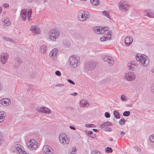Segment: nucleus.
Masks as SVG:
<instances>
[{
  "label": "nucleus",
  "mask_w": 154,
  "mask_h": 154,
  "mask_svg": "<svg viewBox=\"0 0 154 154\" xmlns=\"http://www.w3.org/2000/svg\"><path fill=\"white\" fill-rule=\"evenodd\" d=\"M137 60L143 66H147L149 63V60L146 56L138 54L136 56Z\"/></svg>",
  "instance_id": "f257e3e1"
},
{
  "label": "nucleus",
  "mask_w": 154,
  "mask_h": 154,
  "mask_svg": "<svg viewBox=\"0 0 154 154\" xmlns=\"http://www.w3.org/2000/svg\"><path fill=\"white\" fill-rule=\"evenodd\" d=\"M32 13V11L31 9H29L28 11L26 9H22L20 13V16L22 20L23 21H25L27 17L28 20L29 21L30 20Z\"/></svg>",
  "instance_id": "f03ea898"
},
{
  "label": "nucleus",
  "mask_w": 154,
  "mask_h": 154,
  "mask_svg": "<svg viewBox=\"0 0 154 154\" xmlns=\"http://www.w3.org/2000/svg\"><path fill=\"white\" fill-rule=\"evenodd\" d=\"M60 33V31L58 29H51L48 33L49 39L52 41H55L59 37Z\"/></svg>",
  "instance_id": "7ed1b4c3"
},
{
  "label": "nucleus",
  "mask_w": 154,
  "mask_h": 154,
  "mask_svg": "<svg viewBox=\"0 0 154 154\" xmlns=\"http://www.w3.org/2000/svg\"><path fill=\"white\" fill-rule=\"evenodd\" d=\"M89 17V13L87 11L81 10L78 12V19L81 21L86 20Z\"/></svg>",
  "instance_id": "20e7f679"
},
{
  "label": "nucleus",
  "mask_w": 154,
  "mask_h": 154,
  "mask_svg": "<svg viewBox=\"0 0 154 154\" xmlns=\"http://www.w3.org/2000/svg\"><path fill=\"white\" fill-rule=\"evenodd\" d=\"M69 62L70 65L73 67H77L79 63V58L77 56L72 55L69 58Z\"/></svg>",
  "instance_id": "39448f33"
},
{
  "label": "nucleus",
  "mask_w": 154,
  "mask_h": 154,
  "mask_svg": "<svg viewBox=\"0 0 154 154\" xmlns=\"http://www.w3.org/2000/svg\"><path fill=\"white\" fill-rule=\"evenodd\" d=\"M26 144L27 147L32 150L36 149L38 146L37 143L33 139H29Z\"/></svg>",
  "instance_id": "423d86ee"
},
{
  "label": "nucleus",
  "mask_w": 154,
  "mask_h": 154,
  "mask_svg": "<svg viewBox=\"0 0 154 154\" xmlns=\"http://www.w3.org/2000/svg\"><path fill=\"white\" fill-rule=\"evenodd\" d=\"M118 6L119 10L122 12L127 11L130 6L127 2L123 1H120L119 3Z\"/></svg>",
  "instance_id": "0eeeda50"
},
{
  "label": "nucleus",
  "mask_w": 154,
  "mask_h": 154,
  "mask_svg": "<svg viewBox=\"0 0 154 154\" xmlns=\"http://www.w3.org/2000/svg\"><path fill=\"white\" fill-rule=\"evenodd\" d=\"M59 138L60 142L63 145L68 144L69 142V139L64 133H61L59 135Z\"/></svg>",
  "instance_id": "6e6552de"
},
{
  "label": "nucleus",
  "mask_w": 154,
  "mask_h": 154,
  "mask_svg": "<svg viewBox=\"0 0 154 154\" xmlns=\"http://www.w3.org/2000/svg\"><path fill=\"white\" fill-rule=\"evenodd\" d=\"M123 78L127 81H132L135 79V76L133 72H129L124 75Z\"/></svg>",
  "instance_id": "1a4fd4ad"
},
{
  "label": "nucleus",
  "mask_w": 154,
  "mask_h": 154,
  "mask_svg": "<svg viewBox=\"0 0 154 154\" xmlns=\"http://www.w3.org/2000/svg\"><path fill=\"white\" fill-rule=\"evenodd\" d=\"M109 29L108 27H102L100 26H97L94 28V30L96 33L99 34L104 33L107 31Z\"/></svg>",
  "instance_id": "9d476101"
},
{
  "label": "nucleus",
  "mask_w": 154,
  "mask_h": 154,
  "mask_svg": "<svg viewBox=\"0 0 154 154\" xmlns=\"http://www.w3.org/2000/svg\"><path fill=\"white\" fill-rule=\"evenodd\" d=\"M15 152L16 153L19 154H29V153L26 152L23 149V147L20 144H17L15 146Z\"/></svg>",
  "instance_id": "9b49d317"
},
{
  "label": "nucleus",
  "mask_w": 154,
  "mask_h": 154,
  "mask_svg": "<svg viewBox=\"0 0 154 154\" xmlns=\"http://www.w3.org/2000/svg\"><path fill=\"white\" fill-rule=\"evenodd\" d=\"M36 110L38 112L50 114L51 112V110L45 107H38Z\"/></svg>",
  "instance_id": "f8f14e48"
},
{
  "label": "nucleus",
  "mask_w": 154,
  "mask_h": 154,
  "mask_svg": "<svg viewBox=\"0 0 154 154\" xmlns=\"http://www.w3.org/2000/svg\"><path fill=\"white\" fill-rule=\"evenodd\" d=\"M103 60L104 61L109 63L110 66H112L114 63V59L110 56H106L103 58Z\"/></svg>",
  "instance_id": "ddd939ff"
},
{
  "label": "nucleus",
  "mask_w": 154,
  "mask_h": 154,
  "mask_svg": "<svg viewBox=\"0 0 154 154\" xmlns=\"http://www.w3.org/2000/svg\"><path fill=\"white\" fill-rule=\"evenodd\" d=\"M42 150L46 154H52L53 152V149L50 146L48 145L44 146Z\"/></svg>",
  "instance_id": "4468645a"
},
{
  "label": "nucleus",
  "mask_w": 154,
  "mask_h": 154,
  "mask_svg": "<svg viewBox=\"0 0 154 154\" xmlns=\"http://www.w3.org/2000/svg\"><path fill=\"white\" fill-rule=\"evenodd\" d=\"M8 54L6 53H2L1 54L0 58L1 61L2 63L5 64L8 61Z\"/></svg>",
  "instance_id": "2eb2a0df"
},
{
  "label": "nucleus",
  "mask_w": 154,
  "mask_h": 154,
  "mask_svg": "<svg viewBox=\"0 0 154 154\" xmlns=\"http://www.w3.org/2000/svg\"><path fill=\"white\" fill-rule=\"evenodd\" d=\"M84 67L87 70H91L94 68V64L91 62H90L86 63L84 66Z\"/></svg>",
  "instance_id": "dca6fc26"
},
{
  "label": "nucleus",
  "mask_w": 154,
  "mask_h": 154,
  "mask_svg": "<svg viewBox=\"0 0 154 154\" xmlns=\"http://www.w3.org/2000/svg\"><path fill=\"white\" fill-rule=\"evenodd\" d=\"M58 52V49L57 48H54L50 53L49 56L51 59H54L56 57Z\"/></svg>",
  "instance_id": "f3484780"
},
{
  "label": "nucleus",
  "mask_w": 154,
  "mask_h": 154,
  "mask_svg": "<svg viewBox=\"0 0 154 154\" xmlns=\"http://www.w3.org/2000/svg\"><path fill=\"white\" fill-rule=\"evenodd\" d=\"M30 30L32 31L34 35L39 34L40 32L39 28L35 26H32L30 28Z\"/></svg>",
  "instance_id": "a211bd4d"
},
{
  "label": "nucleus",
  "mask_w": 154,
  "mask_h": 154,
  "mask_svg": "<svg viewBox=\"0 0 154 154\" xmlns=\"http://www.w3.org/2000/svg\"><path fill=\"white\" fill-rule=\"evenodd\" d=\"M11 102L10 99L5 98L0 100V103L5 106H7L11 104Z\"/></svg>",
  "instance_id": "6ab92c4d"
},
{
  "label": "nucleus",
  "mask_w": 154,
  "mask_h": 154,
  "mask_svg": "<svg viewBox=\"0 0 154 154\" xmlns=\"http://www.w3.org/2000/svg\"><path fill=\"white\" fill-rule=\"evenodd\" d=\"M111 37V33L109 32H108L107 34H105L103 37H101L100 38V40L102 42L105 41L108 39H109Z\"/></svg>",
  "instance_id": "aec40b11"
},
{
  "label": "nucleus",
  "mask_w": 154,
  "mask_h": 154,
  "mask_svg": "<svg viewBox=\"0 0 154 154\" xmlns=\"http://www.w3.org/2000/svg\"><path fill=\"white\" fill-rule=\"evenodd\" d=\"M112 125V123L109 121H107L104 122L100 126V127L102 129L104 130V129L107 127L108 126H111Z\"/></svg>",
  "instance_id": "412c9836"
},
{
  "label": "nucleus",
  "mask_w": 154,
  "mask_h": 154,
  "mask_svg": "<svg viewBox=\"0 0 154 154\" xmlns=\"http://www.w3.org/2000/svg\"><path fill=\"white\" fill-rule=\"evenodd\" d=\"M127 66L129 69L134 70L136 68V66L134 62H130L127 64Z\"/></svg>",
  "instance_id": "4be33fe9"
},
{
  "label": "nucleus",
  "mask_w": 154,
  "mask_h": 154,
  "mask_svg": "<svg viewBox=\"0 0 154 154\" xmlns=\"http://www.w3.org/2000/svg\"><path fill=\"white\" fill-rule=\"evenodd\" d=\"M132 41V38L131 37H126L125 40V44L126 45L129 46L131 44Z\"/></svg>",
  "instance_id": "5701e85b"
},
{
  "label": "nucleus",
  "mask_w": 154,
  "mask_h": 154,
  "mask_svg": "<svg viewBox=\"0 0 154 154\" xmlns=\"http://www.w3.org/2000/svg\"><path fill=\"white\" fill-rule=\"evenodd\" d=\"M6 116V114L4 111H0V123L2 122L5 120Z\"/></svg>",
  "instance_id": "b1692460"
},
{
  "label": "nucleus",
  "mask_w": 154,
  "mask_h": 154,
  "mask_svg": "<svg viewBox=\"0 0 154 154\" xmlns=\"http://www.w3.org/2000/svg\"><path fill=\"white\" fill-rule=\"evenodd\" d=\"M80 106L83 107H87L89 106V104L86 100H83L80 102Z\"/></svg>",
  "instance_id": "393cba45"
},
{
  "label": "nucleus",
  "mask_w": 154,
  "mask_h": 154,
  "mask_svg": "<svg viewBox=\"0 0 154 154\" xmlns=\"http://www.w3.org/2000/svg\"><path fill=\"white\" fill-rule=\"evenodd\" d=\"M47 51V48L46 46L42 45L40 47L39 49V51L41 53L45 55L46 54Z\"/></svg>",
  "instance_id": "a878e982"
},
{
  "label": "nucleus",
  "mask_w": 154,
  "mask_h": 154,
  "mask_svg": "<svg viewBox=\"0 0 154 154\" xmlns=\"http://www.w3.org/2000/svg\"><path fill=\"white\" fill-rule=\"evenodd\" d=\"M21 63L20 59L18 58H17L15 59V62L13 66L15 68H17L19 67V65Z\"/></svg>",
  "instance_id": "bb28decb"
},
{
  "label": "nucleus",
  "mask_w": 154,
  "mask_h": 154,
  "mask_svg": "<svg viewBox=\"0 0 154 154\" xmlns=\"http://www.w3.org/2000/svg\"><path fill=\"white\" fill-rule=\"evenodd\" d=\"M2 22L3 24L4 25L7 24V26H8L10 24V22L9 21V19L8 18L3 19H2Z\"/></svg>",
  "instance_id": "cd10ccee"
},
{
  "label": "nucleus",
  "mask_w": 154,
  "mask_h": 154,
  "mask_svg": "<svg viewBox=\"0 0 154 154\" xmlns=\"http://www.w3.org/2000/svg\"><path fill=\"white\" fill-rule=\"evenodd\" d=\"M113 114L115 118L117 119H119L120 118V117L119 116V114L117 110H115L113 112Z\"/></svg>",
  "instance_id": "c85d7f7f"
},
{
  "label": "nucleus",
  "mask_w": 154,
  "mask_h": 154,
  "mask_svg": "<svg viewBox=\"0 0 154 154\" xmlns=\"http://www.w3.org/2000/svg\"><path fill=\"white\" fill-rule=\"evenodd\" d=\"M2 39L7 42H14L13 40L12 39L8 38L5 36L3 37H2Z\"/></svg>",
  "instance_id": "c756f323"
},
{
  "label": "nucleus",
  "mask_w": 154,
  "mask_h": 154,
  "mask_svg": "<svg viewBox=\"0 0 154 154\" xmlns=\"http://www.w3.org/2000/svg\"><path fill=\"white\" fill-rule=\"evenodd\" d=\"M103 14L109 19H110V16L109 13L106 11H103L102 12Z\"/></svg>",
  "instance_id": "7c9ffc66"
},
{
  "label": "nucleus",
  "mask_w": 154,
  "mask_h": 154,
  "mask_svg": "<svg viewBox=\"0 0 154 154\" xmlns=\"http://www.w3.org/2000/svg\"><path fill=\"white\" fill-rule=\"evenodd\" d=\"M90 2L91 4L93 5H97L99 3L98 0H91Z\"/></svg>",
  "instance_id": "2f4dec72"
},
{
  "label": "nucleus",
  "mask_w": 154,
  "mask_h": 154,
  "mask_svg": "<svg viewBox=\"0 0 154 154\" xmlns=\"http://www.w3.org/2000/svg\"><path fill=\"white\" fill-rule=\"evenodd\" d=\"M145 15L149 17H152L153 16V14L152 12H146L145 14Z\"/></svg>",
  "instance_id": "473e14b6"
},
{
  "label": "nucleus",
  "mask_w": 154,
  "mask_h": 154,
  "mask_svg": "<svg viewBox=\"0 0 154 154\" xmlns=\"http://www.w3.org/2000/svg\"><path fill=\"white\" fill-rule=\"evenodd\" d=\"M63 44L65 47L68 48L70 46V44L69 42L67 41H65L63 42Z\"/></svg>",
  "instance_id": "72a5a7b5"
},
{
  "label": "nucleus",
  "mask_w": 154,
  "mask_h": 154,
  "mask_svg": "<svg viewBox=\"0 0 154 154\" xmlns=\"http://www.w3.org/2000/svg\"><path fill=\"white\" fill-rule=\"evenodd\" d=\"M76 149L75 147H73L72 148V150L69 151V154H75L76 152L75 150H76Z\"/></svg>",
  "instance_id": "f704fd0d"
},
{
  "label": "nucleus",
  "mask_w": 154,
  "mask_h": 154,
  "mask_svg": "<svg viewBox=\"0 0 154 154\" xmlns=\"http://www.w3.org/2000/svg\"><path fill=\"white\" fill-rule=\"evenodd\" d=\"M105 151L106 152H112L113 151L111 147H107Z\"/></svg>",
  "instance_id": "c9c22d12"
},
{
  "label": "nucleus",
  "mask_w": 154,
  "mask_h": 154,
  "mask_svg": "<svg viewBox=\"0 0 154 154\" xmlns=\"http://www.w3.org/2000/svg\"><path fill=\"white\" fill-rule=\"evenodd\" d=\"M125 122V119L124 118H122L119 121V123L120 125H122L124 124Z\"/></svg>",
  "instance_id": "e433bc0d"
},
{
  "label": "nucleus",
  "mask_w": 154,
  "mask_h": 154,
  "mask_svg": "<svg viewBox=\"0 0 154 154\" xmlns=\"http://www.w3.org/2000/svg\"><path fill=\"white\" fill-rule=\"evenodd\" d=\"M130 114V112L129 111H125L123 114V115L124 116L128 117Z\"/></svg>",
  "instance_id": "4c0bfd02"
},
{
  "label": "nucleus",
  "mask_w": 154,
  "mask_h": 154,
  "mask_svg": "<svg viewBox=\"0 0 154 154\" xmlns=\"http://www.w3.org/2000/svg\"><path fill=\"white\" fill-rule=\"evenodd\" d=\"M150 141L152 142H154V134L151 135L149 137Z\"/></svg>",
  "instance_id": "58836bf2"
},
{
  "label": "nucleus",
  "mask_w": 154,
  "mask_h": 154,
  "mask_svg": "<svg viewBox=\"0 0 154 154\" xmlns=\"http://www.w3.org/2000/svg\"><path fill=\"white\" fill-rule=\"evenodd\" d=\"M91 154H100V153L98 151L95 150H93L91 153Z\"/></svg>",
  "instance_id": "ea45409f"
},
{
  "label": "nucleus",
  "mask_w": 154,
  "mask_h": 154,
  "mask_svg": "<svg viewBox=\"0 0 154 154\" xmlns=\"http://www.w3.org/2000/svg\"><path fill=\"white\" fill-rule=\"evenodd\" d=\"M85 126L88 128H94V125L93 124H86Z\"/></svg>",
  "instance_id": "a19ab883"
},
{
  "label": "nucleus",
  "mask_w": 154,
  "mask_h": 154,
  "mask_svg": "<svg viewBox=\"0 0 154 154\" xmlns=\"http://www.w3.org/2000/svg\"><path fill=\"white\" fill-rule=\"evenodd\" d=\"M106 118H109L110 117V115L109 113L107 112H105L104 114Z\"/></svg>",
  "instance_id": "79ce46f5"
},
{
  "label": "nucleus",
  "mask_w": 154,
  "mask_h": 154,
  "mask_svg": "<svg viewBox=\"0 0 154 154\" xmlns=\"http://www.w3.org/2000/svg\"><path fill=\"white\" fill-rule=\"evenodd\" d=\"M134 148L135 150L137 152H140L141 151V149L138 147L135 146L134 147Z\"/></svg>",
  "instance_id": "37998d69"
},
{
  "label": "nucleus",
  "mask_w": 154,
  "mask_h": 154,
  "mask_svg": "<svg viewBox=\"0 0 154 154\" xmlns=\"http://www.w3.org/2000/svg\"><path fill=\"white\" fill-rule=\"evenodd\" d=\"M121 99L123 101H126L125 97V96L122 95L121 97Z\"/></svg>",
  "instance_id": "c03bdc74"
},
{
  "label": "nucleus",
  "mask_w": 154,
  "mask_h": 154,
  "mask_svg": "<svg viewBox=\"0 0 154 154\" xmlns=\"http://www.w3.org/2000/svg\"><path fill=\"white\" fill-rule=\"evenodd\" d=\"M55 74L58 76H60L61 75V73L59 71H57L55 72Z\"/></svg>",
  "instance_id": "a18cd8bd"
},
{
  "label": "nucleus",
  "mask_w": 154,
  "mask_h": 154,
  "mask_svg": "<svg viewBox=\"0 0 154 154\" xmlns=\"http://www.w3.org/2000/svg\"><path fill=\"white\" fill-rule=\"evenodd\" d=\"M67 81L70 84H72V85H75V82L73 81L72 80H71V79H67Z\"/></svg>",
  "instance_id": "49530a36"
},
{
  "label": "nucleus",
  "mask_w": 154,
  "mask_h": 154,
  "mask_svg": "<svg viewBox=\"0 0 154 154\" xmlns=\"http://www.w3.org/2000/svg\"><path fill=\"white\" fill-rule=\"evenodd\" d=\"M103 130L106 131H111L112 129L110 128L107 127L104 129Z\"/></svg>",
  "instance_id": "de8ad7c7"
},
{
  "label": "nucleus",
  "mask_w": 154,
  "mask_h": 154,
  "mask_svg": "<svg viewBox=\"0 0 154 154\" xmlns=\"http://www.w3.org/2000/svg\"><path fill=\"white\" fill-rule=\"evenodd\" d=\"M3 7L4 8H7L9 7V5L7 3H4L3 5Z\"/></svg>",
  "instance_id": "09e8293b"
},
{
  "label": "nucleus",
  "mask_w": 154,
  "mask_h": 154,
  "mask_svg": "<svg viewBox=\"0 0 154 154\" xmlns=\"http://www.w3.org/2000/svg\"><path fill=\"white\" fill-rule=\"evenodd\" d=\"M56 85L57 86L61 87V86H63L64 85L63 84L59 83V84H57Z\"/></svg>",
  "instance_id": "8fccbe9b"
},
{
  "label": "nucleus",
  "mask_w": 154,
  "mask_h": 154,
  "mask_svg": "<svg viewBox=\"0 0 154 154\" xmlns=\"http://www.w3.org/2000/svg\"><path fill=\"white\" fill-rule=\"evenodd\" d=\"M151 90L152 92L154 93V86H152L151 88Z\"/></svg>",
  "instance_id": "3c124183"
},
{
  "label": "nucleus",
  "mask_w": 154,
  "mask_h": 154,
  "mask_svg": "<svg viewBox=\"0 0 154 154\" xmlns=\"http://www.w3.org/2000/svg\"><path fill=\"white\" fill-rule=\"evenodd\" d=\"M93 132L92 131H90L88 132L87 134H88V135H89L92 134H93Z\"/></svg>",
  "instance_id": "603ef678"
},
{
  "label": "nucleus",
  "mask_w": 154,
  "mask_h": 154,
  "mask_svg": "<svg viewBox=\"0 0 154 154\" xmlns=\"http://www.w3.org/2000/svg\"><path fill=\"white\" fill-rule=\"evenodd\" d=\"M77 93L76 92H74V93L71 94V95H73V96H75L77 95Z\"/></svg>",
  "instance_id": "864d4df0"
},
{
  "label": "nucleus",
  "mask_w": 154,
  "mask_h": 154,
  "mask_svg": "<svg viewBox=\"0 0 154 154\" xmlns=\"http://www.w3.org/2000/svg\"><path fill=\"white\" fill-rule=\"evenodd\" d=\"M70 128L71 129H73V130H75V128L74 127H73L72 126H70Z\"/></svg>",
  "instance_id": "5fc2aeb1"
},
{
  "label": "nucleus",
  "mask_w": 154,
  "mask_h": 154,
  "mask_svg": "<svg viewBox=\"0 0 154 154\" xmlns=\"http://www.w3.org/2000/svg\"><path fill=\"white\" fill-rule=\"evenodd\" d=\"M125 133L124 132L122 131L120 132V134L122 135H124L125 134Z\"/></svg>",
  "instance_id": "6e6d98bb"
},
{
  "label": "nucleus",
  "mask_w": 154,
  "mask_h": 154,
  "mask_svg": "<svg viewBox=\"0 0 154 154\" xmlns=\"http://www.w3.org/2000/svg\"><path fill=\"white\" fill-rule=\"evenodd\" d=\"M2 88H3L2 86V84H1V83L0 82V91L2 90Z\"/></svg>",
  "instance_id": "4d7b16f0"
},
{
  "label": "nucleus",
  "mask_w": 154,
  "mask_h": 154,
  "mask_svg": "<svg viewBox=\"0 0 154 154\" xmlns=\"http://www.w3.org/2000/svg\"><path fill=\"white\" fill-rule=\"evenodd\" d=\"M151 72H152L154 73V66L152 67L151 69Z\"/></svg>",
  "instance_id": "13d9d810"
},
{
  "label": "nucleus",
  "mask_w": 154,
  "mask_h": 154,
  "mask_svg": "<svg viewBox=\"0 0 154 154\" xmlns=\"http://www.w3.org/2000/svg\"><path fill=\"white\" fill-rule=\"evenodd\" d=\"M92 130L93 131L95 132H97V130L96 129H93Z\"/></svg>",
  "instance_id": "bf43d9fd"
},
{
  "label": "nucleus",
  "mask_w": 154,
  "mask_h": 154,
  "mask_svg": "<svg viewBox=\"0 0 154 154\" xmlns=\"http://www.w3.org/2000/svg\"><path fill=\"white\" fill-rule=\"evenodd\" d=\"M109 140L110 141L112 142L113 141V139L112 138H111Z\"/></svg>",
  "instance_id": "052dcab7"
},
{
  "label": "nucleus",
  "mask_w": 154,
  "mask_h": 154,
  "mask_svg": "<svg viewBox=\"0 0 154 154\" xmlns=\"http://www.w3.org/2000/svg\"><path fill=\"white\" fill-rule=\"evenodd\" d=\"M29 2H31L33 0H27Z\"/></svg>",
  "instance_id": "680f3d73"
},
{
  "label": "nucleus",
  "mask_w": 154,
  "mask_h": 154,
  "mask_svg": "<svg viewBox=\"0 0 154 154\" xmlns=\"http://www.w3.org/2000/svg\"><path fill=\"white\" fill-rule=\"evenodd\" d=\"M2 8L0 7V14L2 12Z\"/></svg>",
  "instance_id": "e2e57ef3"
},
{
  "label": "nucleus",
  "mask_w": 154,
  "mask_h": 154,
  "mask_svg": "<svg viewBox=\"0 0 154 154\" xmlns=\"http://www.w3.org/2000/svg\"><path fill=\"white\" fill-rule=\"evenodd\" d=\"M70 108V107H66V109H67L68 108Z\"/></svg>",
  "instance_id": "0e129e2a"
}]
</instances>
